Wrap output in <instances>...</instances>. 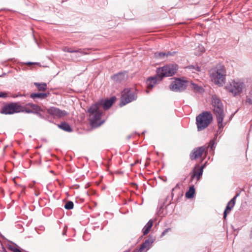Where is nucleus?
Segmentation results:
<instances>
[{
	"instance_id": "nucleus-15",
	"label": "nucleus",
	"mask_w": 252,
	"mask_h": 252,
	"mask_svg": "<svg viewBox=\"0 0 252 252\" xmlns=\"http://www.w3.org/2000/svg\"><path fill=\"white\" fill-rule=\"evenodd\" d=\"M127 78V74L126 71L119 72L112 77V79L116 82H121L126 79Z\"/></svg>"
},
{
	"instance_id": "nucleus-27",
	"label": "nucleus",
	"mask_w": 252,
	"mask_h": 252,
	"mask_svg": "<svg viewBox=\"0 0 252 252\" xmlns=\"http://www.w3.org/2000/svg\"><path fill=\"white\" fill-rule=\"evenodd\" d=\"M204 52H205L204 47L202 45H200L196 48L195 54L197 56H200L202 53H204Z\"/></svg>"
},
{
	"instance_id": "nucleus-29",
	"label": "nucleus",
	"mask_w": 252,
	"mask_h": 252,
	"mask_svg": "<svg viewBox=\"0 0 252 252\" xmlns=\"http://www.w3.org/2000/svg\"><path fill=\"white\" fill-rule=\"evenodd\" d=\"M22 110L21 112H26L27 113H35L33 110L29 109L26 108L23 106H22Z\"/></svg>"
},
{
	"instance_id": "nucleus-5",
	"label": "nucleus",
	"mask_w": 252,
	"mask_h": 252,
	"mask_svg": "<svg viewBox=\"0 0 252 252\" xmlns=\"http://www.w3.org/2000/svg\"><path fill=\"white\" fill-rule=\"evenodd\" d=\"M245 87L244 83L239 79L231 81L226 86V89L234 96L240 94Z\"/></svg>"
},
{
	"instance_id": "nucleus-37",
	"label": "nucleus",
	"mask_w": 252,
	"mask_h": 252,
	"mask_svg": "<svg viewBox=\"0 0 252 252\" xmlns=\"http://www.w3.org/2000/svg\"><path fill=\"white\" fill-rule=\"evenodd\" d=\"M124 252H129V250H127V251H126Z\"/></svg>"
},
{
	"instance_id": "nucleus-6",
	"label": "nucleus",
	"mask_w": 252,
	"mask_h": 252,
	"mask_svg": "<svg viewBox=\"0 0 252 252\" xmlns=\"http://www.w3.org/2000/svg\"><path fill=\"white\" fill-rule=\"evenodd\" d=\"M177 65L169 64L157 69V74L162 79L164 77H170L174 75L177 70Z\"/></svg>"
},
{
	"instance_id": "nucleus-22",
	"label": "nucleus",
	"mask_w": 252,
	"mask_h": 252,
	"mask_svg": "<svg viewBox=\"0 0 252 252\" xmlns=\"http://www.w3.org/2000/svg\"><path fill=\"white\" fill-rule=\"evenodd\" d=\"M27 106H29L32 108L31 110H33L35 113L38 114V112L41 111V108L39 106L34 104L33 103H29L26 104Z\"/></svg>"
},
{
	"instance_id": "nucleus-17",
	"label": "nucleus",
	"mask_w": 252,
	"mask_h": 252,
	"mask_svg": "<svg viewBox=\"0 0 252 252\" xmlns=\"http://www.w3.org/2000/svg\"><path fill=\"white\" fill-rule=\"evenodd\" d=\"M62 50L65 52L68 53H76L79 54L76 57H79L82 55H84L86 54V53L83 51L81 49H78L77 50H73L71 48H69L68 47L65 46L63 48Z\"/></svg>"
},
{
	"instance_id": "nucleus-21",
	"label": "nucleus",
	"mask_w": 252,
	"mask_h": 252,
	"mask_svg": "<svg viewBox=\"0 0 252 252\" xmlns=\"http://www.w3.org/2000/svg\"><path fill=\"white\" fill-rule=\"evenodd\" d=\"M195 194V189L193 186L190 187L189 190L186 193V197L187 198H192Z\"/></svg>"
},
{
	"instance_id": "nucleus-16",
	"label": "nucleus",
	"mask_w": 252,
	"mask_h": 252,
	"mask_svg": "<svg viewBox=\"0 0 252 252\" xmlns=\"http://www.w3.org/2000/svg\"><path fill=\"white\" fill-rule=\"evenodd\" d=\"M175 54L176 52H156L154 56L158 59L164 60L170 56H173Z\"/></svg>"
},
{
	"instance_id": "nucleus-31",
	"label": "nucleus",
	"mask_w": 252,
	"mask_h": 252,
	"mask_svg": "<svg viewBox=\"0 0 252 252\" xmlns=\"http://www.w3.org/2000/svg\"><path fill=\"white\" fill-rule=\"evenodd\" d=\"M246 103L252 105V98L247 96L246 99Z\"/></svg>"
},
{
	"instance_id": "nucleus-3",
	"label": "nucleus",
	"mask_w": 252,
	"mask_h": 252,
	"mask_svg": "<svg viewBox=\"0 0 252 252\" xmlns=\"http://www.w3.org/2000/svg\"><path fill=\"white\" fill-rule=\"evenodd\" d=\"M210 76L212 82L215 84L222 86L224 84L226 70L223 65H217L215 69L211 71Z\"/></svg>"
},
{
	"instance_id": "nucleus-24",
	"label": "nucleus",
	"mask_w": 252,
	"mask_h": 252,
	"mask_svg": "<svg viewBox=\"0 0 252 252\" xmlns=\"http://www.w3.org/2000/svg\"><path fill=\"white\" fill-rule=\"evenodd\" d=\"M59 127L65 131L71 132L72 131L70 126L65 122L62 123L60 125H59Z\"/></svg>"
},
{
	"instance_id": "nucleus-32",
	"label": "nucleus",
	"mask_w": 252,
	"mask_h": 252,
	"mask_svg": "<svg viewBox=\"0 0 252 252\" xmlns=\"http://www.w3.org/2000/svg\"><path fill=\"white\" fill-rule=\"evenodd\" d=\"M171 230V229L170 228L165 229L162 233V234L161 235V237L164 236L167 232L170 231Z\"/></svg>"
},
{
	"instance_id": "nucleus-7",
	"label": "nucleus",
	"mask_w": 252,
	"mask_h": 252,
	"mask_svg": "<svg viewBox=\"0 0 252 252\" xmlns=\"http://www.w3.org/2000/svg\"><path fill=\"white\" fill-rule=\"evenodd\" d=\"M22 106L17 102H11L4 105L0 111V113L4 115H12L21 112Z\"/></svg>"
},
{
	"instance_id": "nucleus-14",
	"label": "nucleus",
	"mask_w": 252,
	"mask_h": 252,
	"mask_svg": "<svg viewBox=\"0 0 252 252\" xmlns=\"http://www.w3.org/2000/svg\"><path fill=\"white\" fill-rule=\"evenodd\" d=\"M239 196V194H237L232 199H231L227 203L226 208L223 213V218L226 219L227 213H229L231 209L233 208L236 202V198Z\"/></svg>"
},
{
	"instance_id": "nucleus-2",
	"label": "nucleus",
	"mask_w": 252,
	"mask_h": 252,
	"mask_svg": "<svg viewBox=\"0 0 252 252\" xmlns=\"http://www.w3.org/2000/svg\"><path fill=\"white\" fill-rule=\"evenodd\" d=\"M212 104L214 113L217 118L219 128L221 129L226 125V123H223L224 117L223 105L220 99L216 95H213L212 96Z\"/></svg>"
},
{
	"instance_id": "nucleus-8",
	"label": "nucleus",
	"mask_w": 252,
	"mask_h": 252,
	"mask_svg": "<svg viewBox=\"0 0 252 252\" xmlns=\"http://www.w3.org/2000/svg\"><path fill=\"white\" fill-rule=\"evenodd\" d=\"M136 98L137 95L135 93L131 92L129 89H125L124 90L120 105L121 106H123L135 100Z\"/></svg>"
},
{
	"instance_id": "nucleus-18",
	"label": "nucleus",
	"mask_w": 252,
	"mask_h": 252,
	"mask_svg": "<svg viewBox=\"0 0 252 252\" xmlns=\"http://www.w3.org/2000/svg\"><path fill=\"white\" fill-rule=\"evenodd\" d=\"M204 167V166L202 165L200 167H199V169L197 171H193L191 174V179H193V178H196L197 181H198L203 174Z\"/></svg>"
},
{
	"instance_id": "nucleus-10",
	"label": "nucleus",
	"mask_w": 252,
	"mask_h": 252,
	"mask_svg": "<svg viewBox=\"0 0 252 252\" xmlns=\"http://www.w3.org/2000/svg\"><path fill=\"white\" fill-rule=\"evenodd\" d=\"M47 111V113L53 116L54 118H61L67 115V113L65 111L60 110L55 107H51Z\"/></svg>"
},
{
	"instance_id": "nucleus-4",
	"label": "nucleus",
	"mask_w": 252,
	"mask_h": 252,
	"mask_svg": "<svg viewBox=\"0 0 252 252\" xmlns=\"http://www.w3.org/2000/svg\"><path fill=\"white\" fill-rule=\"evenodd\" d=\"M212 120V115L209 112L205 111L200 114L196 118L198 130H202L207 127Z\"/></svg>"
},
{
	"instance_id": "nucleus-28",
	"label": "nucleus",
	"mask_w": 252,
	"mask_h": 252,
	"mask_svg": "<svg viewBox=\"0 0 252 252\" xmlns=\"http://www.w3.org/2000/svg\"><path fill=\"white\" fill-rule=\"evenodd\" d=\"M73 203L71 201H67L64 205V208L67 210H70L73 209Z\"/></svg>"
},
{
	"instance_id": "nucleus-25",
	"label": "nucleus",
	"mask_w": 252,
	"mask_h": 252,
	"mask_svg": "<svg viewBox=\"0 0 252 252\" xmlns=\"http://www.w3.org/2000/svg\"><path fill=\"white\" fill-rule=\"evenodd\" d=\"M190 88L196 92H201L203 90L202 87L198 86L192 82H190Z\"/></svg>"
},
{
	"instance_id": "nucleus-35",
	"label": "nucleus",
	"mask_w": 252,
	"mask_h": 252,
	"mask_svg": "<svg viewBox=\"0 0 252 252\" xmlns=\"http://www.w3.org/2000/svg\"><path fill=\"white\" fill-rule=\"evenodd\" d=\"M36 63H33V62H27V63H24V64H27V65H32V64H36Z\"/></svg>"
},
{
	"instance_id": "nucleus-36",
	"label": "nucleus",
	"mask_w": 252,
	"mask_h": 252,
	"mask_svg": "<svg viewBox=\"0 0 252 252\" xmlns=\"http://www.w3.org/2000/svg\"><path fill=\"white\" fill-rule=\"evenodd\" d=\"M19 96H22V95L21 94H15V95H13L12 96L13 97L15 98V97H18Z\"/></svg>"
},
{
	"instance_id": "nucleus-23",
	"label": "nucleus",
	"mask_w": 252,
	"mask_h": 252,
	"mask_svg": "<svg viewBox=\"0 0 252 252\" xmlns=\"http://www.w3.org/2000/svg\"><path fill=\"white\" fill-rule=\"evenodd\" d=\"M34 85L36 86L39 91H44L47 89V84L45 83H34Z\"/></svg>"
},
{
	"instance_id": "nucleus-20",
	"label": "nucleus",
	"mask_w": 252,
	"mask_h": 252,
	"mask_svg": "<svg viewBox=\"0 0 252 252\" xmlns=\"http://www.w3.org/2000/svg\"><path fill=\"white\" fill-rule=\"evenodd\" d=\"M48 96V94L47 93H32L31 94V97L34 99L36 98L40 99H44Z\"/></svg>"
},
{
	"instance_id": "nucleus-13",
	"label": "nucleus",
	"mask_w": 252,
	"mask_h": 252,
	"mask_svg": "<svg viewBox=\"0 0 252 252\" xmlns=\"http://www.w3.org/2000/svg\"><path fill=\"white\" fill-rule=\"evenodd\" d=\"M162 79L157 74V75L149 78L146 81V85L147 88L151 89L154 87L157 84L160 82Z\"/></svg>"
},
{
	"instance_id": "nucleus-19",
	"label": "nucleus",
	"mask_w": 252,
	"mask_h": 252,
	"mask_svg": "<svg viewBox=\"0 0 252 252\" xmlns=\"http://www.w3.org/2000/svg\"><path fill=\"white\" fill-rule=\"evenodd\" d=\"M153 225V220H149L142 229L143 233L144 235L147 234L150 232Z\"/></svg>"
},
{
	"instance_id": "nucleus-34",
	"label": "nucleus",
	"mask_w": 252,
	"mask_h": 252,
	"mask_svg": "<svg viewBox=\"0 0 252 252\" xmlns=\"http://www.w3.org/2000/svg\"><path fill=\"white\" fill-rule=\"evenodd\" d=\"M7 96L6 93L0 92V97L5 98Z\"/></svg>"
},
{
	"instance_id": "nucleus-11",
	"label": "nucleus",
	"mask_w": 252,
	"mask_h": 252,
	"mask_svg": "<svg viewBox=\"0 0 252 252\" xmlns=\"http://www.w3.org/2000/svg\"><path fill=\"white\" fill-rule=\"evenodd\" d=\"M155 240V238L152 237H149L138 249H135L133 252H144L147 251L151 247Z\"/></svg>"
},
{
	"instance_id": "nucleus-1",
	"label": "nucleus",
	"mask_w": 252,
	"mask_h": 252,
	"mask_svg": "<svg viewBox=\"0 0 252 252\" xmlns=\"http://www.w3.org/2000/svg\"><path fill=\"white\" fill-rule=\"evenodd\" d=\"M115 100V97H112L109 99L105 100L101 99L90 107L88 112L89 120L92 126H98L104 123V121H101L102 113L101 108H103L104 110L109 109Z\"/></svg>"
},
{
	"instance_id": "nucleus-33",
	"label": "nucleus",
	"mask_w": 252,
	"mask_h": 252,
	"mask_svg": "<svg viewBox=\"0 0 252 252\" xmlns=\"http://www.w3.org/2000/svg\"><path fill=\"white\" fill-rule=\"evenodd\" d=\"M9 249L13 252H21L19 249L14 247H10Z\"/></svg>"
},
{
	"instance_id": "nucleus-30",
	"label": "nucleus",
	"mask_w": 252,
	"mask_h": 252,
	"mask_svg": "<svg viewBox=\"0 0 252 252\" xmlns=\"http://www.w3.org/2000/svg\"><path fill=\"white\" fill-rule=\"evenodd\" d=\"M214 144H215V142L213 140L210 141L209 146L207 147H206V151L208 150V148H210L211 150H213Z\"/></svg>"
},
{
	"instance_id": "nucleus-26",
	"label": "nucleus",
	"mask_w": 252,
	"mask_h": 252,
	"mask_svg": "<svg viewBox=\"0 0 252 252\" xmlns=\"http://www.w3.org/2000/svg\"><path fill=\"white\" fill-rule=\"evenodd\" d=\"M188 68L191 71H192L193 73H196L197 72H200L201 71V68L197 65H189Z\"/></svg>"
},
{
	"instance_id": "nucleus-12",
	"label": "nucleus",
	"mask_w": 252,
	"mask_h": 252,
	"mask_svg": "<svg viewBox=\"0 0 252 252\" xmlns=\"http://www.w3.org/2000/svg\"><path fill=\"white\" fill-rule=\"evenodd\" d=\"M206 147L201 146L194 149L190 154V158L191 160H195L197 158L201 157L203 154L206 151Z\"/></svg>"
},
{
	"instance_id": "nucleus-9",
	"label": "nucleus",
	"mask_w": 252,
	"mask_h": 252,
	"mask_svg": "<svg viewBox=\"0 0 252 252\" xmlns=\"http://www.w3.org/2000/svg\"><path fill=\"white\" fill-rule=\"evenodd\" d=\"M188 85V82L181 79H176L170 85V89L173 91L180 92L184 91Z\"/></svg>"
}]
</instances>
